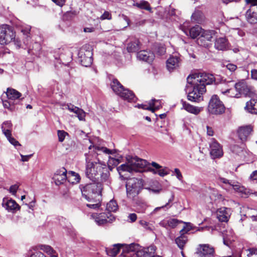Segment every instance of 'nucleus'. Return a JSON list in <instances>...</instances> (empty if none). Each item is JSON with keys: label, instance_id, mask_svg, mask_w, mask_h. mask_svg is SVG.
Here are the masks:
<instances>
[{"label": "nucleus", "instance_id": "f257e3e1", "mask_svg": "<svg viewBox=\"0 0 257 257\" xmlns=\"http://www.w3.org/2000/svg\"><path fill=\"white\" fill-rule=\"evenodd\" d=\"M214 76L209 73H198L187 77L186 92L189 100L199 102L203 100L202 94L206 92V85L215 82Z\"/></svg>", "mask_w": 257, "mask_h": 257}, {"label": "nucleus", "instance_id": "f03ea898", "mask_svg": "<svg viewBox=\"0 0 257 257\" xmlns=\"http://www.w3.org/2000/svg\"><path fill=\"white\" fill-rule=\"evenodd\" d=\"M108 173L107 171L106 165L99 161L98 162H91L89 158H86V176L90 180L94 181L98 179L100 176L103 179L108 177Z\"/></svg>", "mask_w": 257, "mask_h": 257}, {"label": "nucleus", "instance_id": "7ed1b4c3", "mask_svg": "<svg viewBox=\"0 0 257 257\" xmlns=\"http://www.w3.org/2000/svg\"><path fill=\"white\" fill-rule=\"evenodd\" d=\"M147 165V162L137 157L127 158V162L119 166L117 168V170L126 171L132 173L133 172H142Z\"/></svg>", "mask_w": 257, "mask_h": 257}, {"label": "nucleus", "instance_id": "20e7f679", "mask_svg": "<svg viewBox=\"0 0 257 257\" xmlns=\"http://www.w3.org/2000/svg\"><path fill=\"white\" fill-rule=\"evenodd\" d=\"M102 184L99 182H93L81 187L82 196L88 201L101 195Z\"/></svg>", "mask_w": 257, "mask_h": 257}, {"label": "nucleus", "instance_id": "39448f33", "mask_svg": "<svg viewBox=\"0 0 257 257\" xmlns=\"http://www.w3.org/2000/svg\"><path fill=\"white\" fill-rule=\"evenodd\" d=\"M143 186L142 179L131 178L127 180L125 187L127 197L131 200H135L140 193Z\"/></svg>", "mask_w": 257, "mask_h": 257}, {"label": "nucleus", "instance_id": "423d86ee", "mask_svg": "<svg viewBox=\"0 0 257 257\" xmlns=\"http://www.w3.org/2000/svg\"><path fill=\"white\" fill-rule=\"evenodd\" d=\"M121 257H146L145 248L136 243H131L123 247Z\"/></svg>", "mask_w": 257, "mask_h": 257}, {"label": "nucleus", "instance_id": "0eeeda50", "mask_svg": "<svg viewBox=\"0 0 257 257\" xmlns=\"http://www.w3.org/2000/svg\"><path fill=\"white\" fill-rule=\"evenodd\" d=\"M218 182L222 185V187L228 189H230L232 187L235 191L241 193L245 196L253 194V193L250 192L249 190L241 186L239 183H235L223 177H219L218 179ZM253 194L255 196H257V192H254Z\"/></svg>", "mask_w": 257, "mask_h": 257}, {"label": "nucleus", "instance_id": "6e6552de", "mask_svg": "<svg viewBox=\"0 0 257 257\" xmlns=\"http://www.w3.org/2000/svg\"><path fill=\"white\" fill-rule=\"evenodd\" d=\"M207 109L209 113L215 115L221 114L225 111L224 104L216 95L211 97Z\"/></svg>", "mask_w": 257, "mask_h": 257}, {"label": "nucleus", "instance_id": "1a4fd4ad", "mask_svg": "<svg viewBox=\"0 0 257 257\" xmlns=\"http://www.w3.org/2000/svg\"><path fill=\"white\" fill-rule=\"evenodd\" d=\"M79 61L82 66L88 67L92 63V52L91 47L84 46L78 52Z\"/></svg>", "mask_w": 257, "mask_h": 257}, {"label": "nucleus", "instance_id": "9d476101", "mask_svg": "<svg viewBox=\"0 0 257 257\" xmlns=\"http://www.w3.org/2000/svg\"><path fill=\"white\" fill-rule=\"evenodd\" d=\"M15 37L14 32L11 27L7 25L0 26V44L6 45L11 42Z\"/></svg>", "mask_w": 257, "mask_h": 257}, {"label": "nucleus", "instance_id": "9b49d317", "mask_svg": "<svg viewBox=\"0 0 257 257\" xmlns=\"http://www.w3.org/2000/svg\"><path fill=\"white\" fill-rule=\"evenodd\" d=\"M228 86H234L235 87L236 91L239 93V96L241 94L248 95L253 90V87L247 85L244 80H242L237 83H234V81L232 80L228 81Z\"/></svg>", "mask_w": 257, "mask_h": 257}, {"label": "nucleus", "instance_id": "f8f14e48", "mask_svg": "<svg viewBox=\"0 0 257 257\" xmlns=\"http://www.w3.org/2000/svg\"><path fill=\"white\" fill-rule=\"evenodd\" d=\"M91 216L98 225L111 223L115 220L114 216L111 213L107 212L99 214L93 213Z\"/></svg>", "mask_w": 257, "mask_h": 257}, {"label": "nucleus", "instance_id": "ddd939ff", "mask_svg": "<svg viewBox=\"0 0 257 257\" xmlns=\"http://www.w3.org/2000/svg\"><path fill=\"white\" fill-rule=\"evenodd\" d=\"M210 154L213 159L221 157L223 155L222 147L214 139L210 144Z\"/></svg>", "mask_w": 257, "mask_h": 257}, {"label": "nucleus", "instance_id": "4468645a", "mask_svg": "<svg viewBox=\"0 0 257 257\" xmlns=\"http://www.w3.org/2000/svg\"><path fill=\"white\" fill-rule=\"evenodd\" d=\"M220 91L222 94H226L229 97L238 98L240 97L239 93L236 91L234 86H228V81L226 83H221L220 85Z\"/></svg>", "mask_w": 257, "mask_h": 257}, {"label": "nucleus", "instance_id": "2eb2a0df", "mask_svg": "<svg viewBox=\"0 0 257 257\" xmlns=\"http://www.w3.org/2000/svg\"><path fill=\"white\" fill-rule=\"evenodd\" d=\"M214 253V248L208 244H200L197 252L198 257H211Z\"/></svg>", "mask_w": 257, "mask_h": 257}, {"label": "nucleus", "instance_id": "dca6fc26", "mask_svg": "<svg viewBox=\"0 0 257 257\" xmlns=\"http://www.w3.org/2000/svg\"><path fill=\"white\" fill-rule=\"evenodd\" d=\"M2 206L9 212L13 213L20 209V206L12 199L4 198Z\"/></svg>", "mask_w": 257, "mask_h": 257}, {"label": "nucleus", "instance_id": "f3484780", "mask_svg": "<svg viewBox=\"0 0 257 257\" xmlns=\"http://www.w3.org/2000/svg\"><path fill=\"white\" fill-rule=\"evenodd\" d=\"M245 18L247 21L251 24L257 23V7L252 6L246 11Z\"/></svg>", "mask_w": 257, "mask_h": 257}, {"label": "nucleus", "instance_id": "a211bd4d", "mask_svg": "<svg viewBox=\"0 0 257 257\" xmlns=\"http://www.w3.org/2000/svg\"><path fill=\"white\" fill-rule=\"evenodd\" d=\"M67 179V171L64 168L57 170L53 176V179L57 185L63 184Z\"/></svg>", "mask_w": 257, "mask_h": 257}, {"label": "nucleus", "instance_id": "6ab92c4d", "mask_svg": "<svg viewBox=\"0 0 257 257\" xmlns=\"http://www.w3.org/2000/svg\"><path fill=\"white\" fill-rule=\"evenodd\" d=\"M231 214V209L229 208L222 207L216 212L217 218L221 222L228 221Z\"/></svg>", "mask_w": 257, "mask_h": 257}, {"label": "nucleus", "instance_id": "aec40b11", "mask_svg": "<svg viewBox=\"0 0 257 257\" xmlns=\"http://www.w3.org/2000/svg\"><path fill=\"white\" fill-rule=\"evenodd\" d=\"M180 65V59L176 56H171L166 62L167 68L170 72L177 69Z\"/></svg>", "mask_w": 257, "mask_h": 257}, {"label": "nucleus", "instance_id": "412c9836", "mask_svg": "<svg viewBox=\"0 0 257 257\" xmlns=\"http://www.w3.org/2000/svg\"><path fill=\"white\" fill-rule=\"evenodd\" d=\"M183 108L188 112L193 114L194 115L199 114L203 110V107L196 106L191 105L183 100L181 101Z\"/></svg>", "mask_w": 257, "mask_h": 257}, {"label": "nucleus", "instance_id": "4be33fe9", "mask_svg": "<svg viewBox=\"0 0 257 257\" xmlns=\"http://www.w3.org/2000/svg\"><path fill=\"white\" fill-rule=\"evenodd\" d=\"M252 131V127L250 125L240 127L237 131L239 138L241 141H245Z\"/></svg>", "mask_w": 257, "mask_h": 257}, {"label": "nucleus", "instance_id": "5701e85b", "mask_svg": "<svg viewBox=\"0 0 257 257\" xmlns=\"http://www.w3.org/2000/svg\"><path fill=\"white\" fill-rule=\"evenodd\" d=\"M155 57L154 53L151 51L145 50L140 51L137 53V58L142 61L148 63L152 62Z\"/></svg>", "mask_w": 257, "mask_h": 257}, {"label": "nucleus", "instance_id": "b1692460", "mask_svg": "<svg viewBox=\"0 0 257 257\" xmlns=\"http://www.w3.org/2000/svg\"><path fill=\"white\" fill-rule=\"evenodd\" d=\"M126 245L119 243L114 244L110 247H106L105 251L108 255L115 257L121 249H122V251H123V247Z\"/></svg>", "mask_w": 257, "mask_h": 257}, {"label": "nucleus", "instance_id": "393cba45", "mask_svg": "<svg viewBox=\"0 0 257 257\" xmlns=\"http://www.w3.org/2000/svg\"><path fill=\"white\" fill-rule=\"evenodd\" d=\"M67 108L70 111L76 113L80 120H84V118L85 117V112L82 109L79 108L78 107H76L71 104H68Z\"/></svg>", "mask_w": 257, "mask_h": 257}, {"label": "nucleus", "instance_id": "a878e982", "mask_svg": "<svg viewBox=\"0 0 257 257\" xmlns=\"http://www.w3.org/2000/svg\"><path fill=\"white\" fill-rule=\"evenodd\" d=\"M245 109L252 114H257V99H251L246 103Z\"/></svg>", "mask_w": 257, "mask_h": 257}, {"label": "nucleus", "instance_id": "bb28decb", "mask_svg": "<svg viewBox=\"0 0 257 257\" xmlns=\"http://www.w3.org/2000/svg\"><path fill=\"white\" fill-rule=\"evenodd\" d=\"M118 95L122 98L124 100H126L128 101H134L135 99L134 93L132 91L127 89H125L124 87L122 89V90L120 92V94Z\"/></svg>", "mask_w": 257, "mask_h": 257}, {"label": "nucleus", "instance_id": "cd10ccee", "mask_svg": "<svg viewBox=\"0 0 257 257\" xmlns=\"http://www.w3.org/2000/svg\"><path fill=\"white\" fill-rule=\"evenodd\" d=\"M158 102V100L156 99H152L151 101L148 102V104H138L137 107L139 108H142L146 110H151L152 112H155L156 109H158L159 108V106H155V102Z\"/></svg>", "mask_w": 257, "mask_h": 257}, {"label": "nucleus", "instance_id": "c85d7f7f", "mask_svg": "<svg viewBox=\"0 0 257 257\" xmlns=\"http://www.w3.org/2000/svg\"><path fill=\"white\" fill-rule=\"evenodd\" d=\"M227 41L225 37L217 38L215 42L214 47L218 50H224L227 46Z\"/></svg>", "mask_w": 257, "mask_h": 257}, {"label": "nucleus", "instance_id": "c756f323", "mask_svg": "<svg viewBox=\"0 0 257 257\" xmlns=\"http://www.w3.org/2000/svg\"><path fill=\"white\" fill-rule=\"evenodd\" d=\"M202 31V29L199 27V26H196L191 28L189 31H185V33L187 35H188V33L189 34L190 36L193 38L195 39L197 38L198 36L201 35Z\"/></svg>", "mask_w": 257, "mask_h": 257}, {"label": "nucleus", "instance_id": "7c9ffc66", "mask_svg": "<svg viewBox=\"0 0 257 257\" xmlns=\"http://www.w3.org/2000/svg\"><path fill=\"white\" fill-rule=\"evenodd\" d=\"M180 235L177 237L175 241L176 244L177 245L178 247L181 250H183L186 245V244L188 242V237L186 235H184L182 233H180Z\"/></svg>", "mask_w": 257, "mask_h": 257}, {"label": "nucleus", "instance_id": "2f4dec72", "mask_svg": "<svg viewBox=\"0 0 257 257\" xmlns=\"http://www.w3.org/2000/svg\"><path fill=\"white\" fill-rule=\"evenodd\" d=\"M111 87L113 91L117 94H120V92L123 88V86L116 79H113L110 84Z\"/></svg>", "mask_w": 257, "mask_h": 257}, {"label": "nucleus", "instance_id": "473e14b6", "mask_svg": "<svg viewBox=\"0 0 257 257\" xmlns=\"http://www.w3.org/2000/svg\"><path fill=\"white\" fill-rule=\"evenodd\" d=\"M6 94L8 98L12 100L19 98L21 96V93L13 88H8Z\"/></svg>", "mask_w": 257, "mask_h": 257}, {"label": "nucleus", "instance_id": "72a5a7b5", "mask_svg": "<svg viewBox=\"0 0 257 257\" xmlns=\"http://www.w3.org/2000/svg\"><path fill=\"white\" fill-rule=\"evenodd\" d=\"M140 48V42L137 39L129 43L127 46V50L128 52H135L138 51Z\"/></svg>", "mask_w": 257, "mask_h": 257}, {"label": "nucleus", "instance_id": "f704fd0d", "mask_svg": "<svg viewBox=\"0 0 257 257\" xmlns=\"http://www.w3.org/2000/svg\"><path fill=\"white\" fill-rule=\"evenodd\" d=\"M94 148V151L97 155H99L100 152H102L106 154H112L115 152V150H110L107 149L106 147H101V146H93Z\"/></svg>", "mask_w": 257, "mask_h": 257}, {"label": "nucleus", "instance_id": "c9c22d12", "mask_svg": "<svg viewBox=\"0 0 257 257\" xmlns=\"http://www.w3.org/2000/svg\"><path fill=\"white\" fill-rule=\"evenodd\" d=\"M118 209V205L115 200H111L107 203L106 206V210L107 212H115Z\"/></svg>", "mask_w": 257, "mask_h": 257}, {"label": "nucleus", "instance_id": "e433bc0d", "mask_svg": "<svg viewBox=\"0 0 257 257\" xmlns=\"http://www.w3.org/2000/svg\"><path fill=\"white\" fill-rule=\"evenodd\" d=\"M39 248L47 253L49 256H57L55 253V250L49 245H40Z\"/></svg>", "mask_w": 257, "mask_h": 257}, {"label": "nucleus", "instance_id": "4c0bfd02", "mask_svg": "<svg viewBox=\"0 0 257 257\" xmlns=\"http://www.w3.org/2000/svg\"><path fill=\"white\" fill-rule=\"evenodd\" d=\"M215 35V32L213 30H202L201 38H204L207 41H211L213 36Z\"/></svg>", "mask_w": 257, "mask_h": 257}, {"label": "nucleus", "instance_id": "58836bf2", "mask_svg": "<svg viewBox=\"0 0 257 257\" xmlns=\"http://www.w3.org/2000/svg\"><path fill=\"white\" fill-rule=\"evenodd\" d=\"M144 248L146 252V257H151L155 256L154 254L156 250V247L155 245H151L149 247Z\"/></svg>", "mask_w": 257, "mask_h": 257}, {"label": "nucleus", "instance_id": "ea45409f", "mask_svg": "<svg viewBox=\"0 0 257 257\" xmlns=\"http://www.w3.org/2000/svg\"><path fill=\"white\" fill-rule=\"evenodd\" d=\"M168 220L169 228H171L176 227L179 223L182 222L181 221L176 218H170Z\"/></svg>", "mask_w": 257, "mask_h": 257}, {"label": "nucleus", "instance_id": "a19ab883", "mask_svg": "<svg viewBox=\"0 0 257 257\" xmlns=\"http://www.w3.org/2000/svg\"><path fill=\"white\" fill-rule=\"evenodd\" d=\"M137 6L138 7L142 9H144L148 11H150L151 9L149 4L146 1H142L140 3H137Z\"/></svg>", "mask_w": 257, "mask_h": 257}, {"label": "nucleus", "instance_id": "79ce46f5", "mask_svg": "<svg viewBox=\"0 0 257 257\" xmlns=\"http://www.w3.org/2000/svg\"><path fill=\"white\" fill-rule=\"evenodd\" d=\"M246 252L247 257H257V248H250Z\"/></svg>", "mask_w": 257, "mask_h": 257}, {"label": "nucleus", "instance_id": "37998d69", "mask_svg": "<svg viewBox=\"0 0 257 257\" xmlns=\"http://www.w3.org/2000/svg\"><path fill=\"white\" fill-rule=\"evenodd\" d=\"M68 134L64 131L59 130L57 131V135L58 137V140L60 142H62L66 137V135Z\"/></svg>", "mask_w": 257, "mask_h": 257}, {"label": "nucleus", "instance_id": "c03bdc74", "mask_svg": "<svg viewBox=\"0 0 257 257\" xmlns=\"http://www.w3.org/2000/svg\"><path fill=\"white\" fill-rule=\"evenodd\" d=\"M224 66L231 72H234L237 69V66L231 63H228L226 64H224Z\"/></svg>", "mask_w": 257, "mask_h": 257}, {"label": "nucleus", "instance_id": "a18cd8bd", "mask_svg": "<svg viewBox=\"0 0 257 257\" xmlns=\"http://www.w3.org/2000/svg\"><path fill=\"white\" fill-rule=\"evenodd\" d=\"M192 229L190 223L186 224V225L180 231V233L185 235Z\"/></svg>", "mask_w": 257, "mask_h": 257}, {"label": "nucleus", "instance_id": "49530a36", "mask_svg": "<svg viewBox=\"0 0 257 257\" xmlns=\"http://www.w3.org/2000/svg\"><path fill=\"white\" fill-rule=\"evenodd\" d=\"M112 18L111 14L109 12L105 11L103 14L100 16V19L101 20H111Z\"/></svg>", "mask_w": 257, "mask_h": 257}, {"label": "nucleus", "instance_id": "de8ad7c7", "mask_svg": "<svg viewBox=\"0 0 257 257\" xmlns=\"http://www.w3.org/2000/svg\"><path fill=\"white\" fill-rule=\"evenodd\" d=\"M173 173L176 175L177 178L181 181L183 180V176L180 170L178 168H175L173 172Z\"/></svg>", "mask_w": 257, "mask_h": 257}, {"label": "nucleus", "instance_id": "09e8293b", "mask_svg": "<svg viewBox=\"0 0 257 257\" xmlns=\"http://www.w3.org/2000/svg\"><path fill=\"white\" fill-rule=\"evenodd\" d=\"M155 173L158 174L160 176H164L169 174L168 171H167V169H159L156 172H154Z\"/></svg>", "mask_w": 257, "mask_h": 257}, {"label": "nucleus", "instance_id": "8fccbe9b", "mask_svg": "<svg viewBox=\"0 0 257 257\" xmlns=\"http://www.w3.org/2000/svg\"><path fill=\"white\" fill-rule=\"evenodd\" d=\"M19 188V185L17 184H15L13 185H12L9 189V191L11 193H12L13 195H15L17 193V191Z\"/></svg>", "mask_w": 257, "mask_h": 257}, {"label": "nucleus", "instance_id": "3c124183", "mask_svg": "<svg viewBox=\"0 0 257 257\" xmlns=\"http://www.w3.org/2000/svg\"><path fill=\"white\" fill-rule=\"evenodd\" d=\"M8 140L11 144L13 145L15 147L21 146V144L19 143V142L12 137H11Z\"/></svg>", "mask_w": 257, "mask_h": 257}, {"label": "nucleus", "instance_id": "603ef678", "mask_svg": "<svg viewBox=\"0 0 257 257\" xmlns=\"http://www.w3.org/2000/svg\"><path fill=\"white\" fill-rule=\"evenodd\" d=\"M12 127V123L9 121H5L2 125V130L10 129Z\"/></svg>", "mask_w": 257, "mask_h": 257}, {"label": "nucleus", "instance_id": "864d4df0", "mask_svg": "<svg viewBox=\"0 0 257 257\" xmlns=\"http://www.w3.org/2000/svg\"><path fill=\"white\" fill-rule=\"evenodd\" d=\"M70 174H71L72 177H74V181H72V183H77L79 182L80 178L79 175L77 173H76L74 172H71Z\"/></svg>", "mask_w": 257, "mask_h": 257}, {"label": "nucleus", "instance_id": "5fc2aeb1", "mask_svg": "<svg viewBox=\"0 0 257 257\" xmlns=\"http://www.w3.org/2000/svg\"><path fill=\"white\" fill-rule=\"evenodd\" d=\"M3 106L5 108H8L10 110H13V106H12L10 102L6 100L3 101Z\"/></svg>", "mask_w": 257, "mask_h": 257}, {"label": "nucleus", "instance_id": "6e6d98bb", "mask_svg": "<svg viewBox=\"0 0 257 257\" xmlns=\"http://www.w3.org/2000/svg\"><path fill=\"white\" fill-rule=\"evenodd\" d=\"M168 223H169L168 219V220H163L159 223V224L160 226H161L163 227H165L166 229H168L169 228Z\"/></svg>", "mask_w": 257, "mask_h": 257}, {"label": "nucleus", "instance_id": "4d7b16f0", "mask_svg": "<svg viewBox=\"0 0 257 257\" xmlns=\"http://www.w3.org/2000/svg\"><path fill=\"white\" fill-rule=\"evenodd\" d=\"M173 199H174V195H172V198H170V199L169 200L168 202L167 203H166L165 205L162 206H161V207H156V208L154 209V212H156V211H158V210H160L161 208H164L165 207H166V206L169 204V203L170 202H171L173 200Z\"/></svg>", "mask_w": 257, "mask_h": 257}, {"label": "nucleus", "instance_id": "13d9d810", "mask_svg": "<svg viewBox=\"0 0 257 257\" xmlns=\"http://www.w3.org/2000/svg\"><path fill=\"white\" fill-rule=\"evenodd\" d=\"M251 78L252 79L257 80V69H252L250 71Z\"/></svg>", "mask_w": 257, "mask_h": 257}, {"label": "nucleus", "instance_id": "bf43d9fd", "mask_svg": "<svg viewBox=\"0 0 257 257\" xmlns=\"http://www.w3.org/2000/svg\"><path fill=\"white\" fill-rule=\"evenodd\" d=\"M128 218L131 222H134L137 218V214L136 213H131L128 215Z\"/></svg>", "mask_w": 257, "mask_h": 257}, {"label": "nucleus", "instance_id": "052dcab7", "mask_svg": "<svg viewBox=\"0 0 257 257\" xmlns=\"http://www.w3.org/2000/svg\"><path fill=\"white\" fill-rule=\"evenodd\" d=\"M2 131L8 139L11 137V132L10 129L4 128V130H2Z\"/></svg>", "mask_w": 257, "mask_h": 257}, {"label": "nucleus", "instance_id": "680f3d73", "mask_svg": "<svg viewBox=\"0 0 257 257\" xmlns=\"http://www.w3.org/2000/svg\"><path fill=\"white\" fill-rule=\"evenodd\" d=\"M199 15L198 13H194L192 15L191 19L192 21H194L195 23H198L199 20L198 19V17Z\"/></svg>", "mask_w": 257, "mask_h": 257}, {"label": "nucleus", "instance_id": "e2e57ef3", "mask_svg": "<svg viewBox=\"0 0 257 257\" xmlns=\"http://www.w3.org/2000/svg\"><path fill=\"white\" fill-rule=\"evenodd\" d=\"M140 224L142 225L146 229H151L150 227L149 226V223L147 221L145 220H140Z\"/></svg>", "mask_w": 257, "mask_h": 257}, {"label": "nucleus", "instance_id": "0e129e2a", "mask_svg": "<svg viewBox=\"0 0 257 257\" xmlns=\"http://www.w3.org/2000/svg\"><path fill=\"white\" fill-rule=\"evenodd\" d=\"M32 155H33L32 154L29 155H26V156L21 155L22 161H23V162L28 161L31 158V157L32 156Z\"/></svg>", "mask_w": 257, "mask_h": 257}, {"label": "nucleus", "instance_id": "69168bd1", "mask_svg": "<svg viewBox=\"0 0 257 257\" xmlns=\"http://www.w3.org/2000/svg\"><path fill=\"white\" fill-rule=\"evenodd\" d=\"M86 205L87 207L93 209L97 208L100 206L99 203H96L95 204H87Z\"/></svg>", "mask_w": 257, "mask_h": 257}, {"label": "nucleus", "instance_id": "338daca9", "mask_svg": "<svg viewBox=\"0 0 257 257\" xmlns=\"http://www.w3.org/2000/svg\"><path fill=\"white\" fill-rule=\"evenodd\" d=\"M166 52V49L163 46H160L158 48V53L160 55H163Z\"/></svg>", "mask_w": 257, "mask_h": 257}, {"label": "nucleus", "instance_id": "774afa93", "mask_svg": "<svg viewBox=\"0 0 257 257\" xmlns=\"http://www.w3.org/2000/svg\"><path fill=\"white\" fill-rule=\"evenodd\" d=\"M250 179L257 180V170L253 171L250 175Z\"/></svg>", "mask_w": 257, "mask_h": 257}]
</instances>
